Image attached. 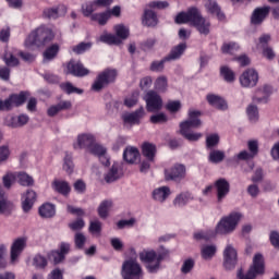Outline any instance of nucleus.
Instances as JSON below:
<instances>
[{
    "instance_id": "obj_1",
    "label": "nucleus",
    "mask_w": 279,
    "mask_h": 279,
    "mask_svg": "<svg viewBox=\"0 0 279 279\" xmlns=\"http://www.w3.org/2000/svg\"><path fill=\"white\" fill-rule=\"evenodd\" d=\"M241 219H243L241 211H232L220 219L215 230L208 229L206 231H198L194 233V239L195 241H210V239H215L217 234H232V232L236 230V226H239Z\"/></svg>"
},
{
    "instance_id": "obj_2",
    "label": "nucleus",
    "mask_w": 279,
    "mask_h": 279,
    "mask_svg": "<svg viewBox=\"0 0 279 279\" xmlns=\"http://www.w3.org/2000/svg\"><path fill=\"white\" fill-rule=\"evenodd\" d=\"M175 23L182 25V23H192L196 27L199 34L208 36L210 34V22L202 17V13L197 8H192L187 12H181L175 17Z\"/></svg>"
},
{
    "instance_id": "obj_3",
    "label": "nucleus",
    "mask_w": 279,
    "mask_h": 279,
    "mask_svg": "<svg viewBox=\"0 0 279 279\" xmlns=\"http://www.w3.org/2000/svg\"><path fill=\"white\" fill-rule=\"evenodd\" d=\"M53 31L47 25H40L33 31L25 40V47H45L53 40Z\"/></svg>"
},
{
    "instance_id": "obj_4",
    "label": "nucleus",
    "mask_w": 279,
    "mask_h": 279,
    "mask_svg": "<svg viewBox=\"0 0 279 279\" xmlns=\"http://www.w3.org/2000/svg\"><path fill=\"white\" fill-rule=\"evenodd\" d=\"M167 253H156L154 250L143 251L140 253V260L145 263L149 274H158L160 264L165 260Z\"/></svg>"
},
{
    "instance_id": "obj_5",
    "label": "nucleus",
    "mask_w": 279,
    "mask_h": 279,
    "mask_svg": "<svg viewBox=\"0 0 279 279\" xmlns=\"http://www.w3.org/2000/svg\"><path fill=\"white\" fill-rule=\"evenodd\" d=\"M117 70L105 69L96 76V80L92 85V90H94L95 93H99L104 90V88H106L107 86H110V84H114V82H117Z\"/></svg>"
},
{
    "instance_id": "obj_6",
    "label": "nucleus",
    "mask_w": 279,
    "mask_h": 279,
    "mask_svg": "<svg viewBox=\"0 0 279 279\" xmlns=\"http://www.w3.org/2000/svg\"><path fill=\"white\" fill-rule=\"evenodd\" d=\"M265 274V258L263 254L257 253L253 257V265L250 267L246 275H243V269L238 271L239 279H255L256 276H263Z\"/></svg>"
},
{
    "instance_id": "obj_7",
    "label": "nucleus",
    "mask_w": 279,
    "mask_h": 279,
    "mask_svg": "<svg viewBox=\"0 0 279 279\" xmlns=\"http://www.w3.org/2000/svg\"><path fill=\"white\" fill-rule=\"evenodd\" d=\"M29 97V92H21L20 94L10 95L5 100H0V111L8 112L13 108H19L27 101Z\"/></svg>"
},
{
    "instance_id": "obj_8",
    "label": "nucleus",
    "mask_w": 279,
    "mask_h": 279,
    "mask_svg": "<svg viewBox=\"0 0 279 279\" xmlns=\"http://www.w3.org/2000/svg\"><path fill=\"white\" fill-rule=\"evenodd\" d=\"M121 276L123 279H141L143 278V268L134 259H126L122 264Z\"/></svg>"
},
{
    "instance_id": "obj_9",
    "label": "nucleus",
    "mask_w": 279,
    "mask_h": 279,
    "mask_svg": "<svg viewBox=\"0 0 279 279\" xmlns=\"http://www.w3.org/2000/svg\"><path fill=\"white\" fill-rule=\"evenodd\" d=\"M186 178V166L174 163L171 168L165 170V180L167 182H182Z\"/></svg>"
},
{
    "instance_id": "obj_10",
    "label": "nucleus",
    "mask_w": 279,
    "mask_h": 279,
    "mask_svg": "<svg viewBox=\"0 0 279 279\" xmlns=\"http://www.w3.org/2000/svg\"><path fill=\"white\" fill-rule=\"evenodd\" d=\"M146 102V110L148 112H158L162 110V97L155 90H148L144 96Z\"/></svg>"
},
{
    "instance_id": "obj_11",
    "label": "nucleus",
    "mask_w": 279,
    "mask_h": 279,
    "mask_svg": "<svg viewBox=\"0 0 279 279\" xmlns=\"http://www.w3.org/2000/svg\"><path fill=\"white\" fill-rule=\"evenodd\" d=\"M240 84L243 88H254L258 84V72L248 69L240 76Z\"/></svg>"
},
{
    "instance_id": "obj_12",
    "label": "nucleus",
    "mask_w": 279,
    "mask_h": 279,
    "mask_svg": "<svg viewBox=\"0 0 279 279\" xmlns=\"http://www.w3.org/2000/svg\"><path fill=\"white\" fill-rule=\"evenodd\" d=\"M95 142V135L83 133L77 135L76 142L73 143V147L74 149H87V151H89Z\"/></svg>"
},
{
    "instance_id": "obj_13",
    "label": "nucleus",
    "mask_w": 279,
    "mask_h": 279,
    "mask_svg": "<svg viewBox=\"0 0 279 279\" xmlns=\"http://www.w3.org/2000/svg\"><path fill=\"white\" fill-rule=\"evenodd\" d=\"M223 265L227 269H234L238 263L236 248L231 244L227 245L223 252Z\"/></svg>"
},
{
    "instance_id": "obj_14",
    "label": "nucleus",
    "mask_w": 279,
    "mask_h": 279,
    "mask_svg": "<svg viewBox=\"0 0 279 279\" xmlns=\"http://www.w3.org/2000/svg\"><path fill=\"white\" fill-rule=\"evenodd\" d=\"M216 191H217V199L219 204L228 197V194L230 193V182L226 180L225 178L218 179L214 184Z\"/></svg>"
},
{
    "instance_id": "obj_15",
    "label": "nucleus",
    "mask_w": 279,
    "mask_h": 279,
    "mask_svg": "<svg viewBox=\"0 0 279 279\" xmlns=\"http://www.w3.org/2000/svg\"><path fill=\"white\" fill-rule=\"evenodd\" d=\"M123 178V169L121 168L120 162H113L111 168L105 173V182L107 184H112V182H117V180H121Z\"/></svg>"
},
{
    "instance_id": "obj_16",
    "label": "nucleus",
    "mask_w": 279,
    "mask_h": 279,
    "mask_svg": "<svg viewBox=\"0 0 279 279\" xmlns=\"http://www.w3.org/2000/svg\"><path fill=\"white\" fill-rule=\"evenodd\" d=\"M68 73H70V75H74V77H85V75H88L90 71L84 68V64H82V62L71 60L68 63Z\"/></svg>"
},
{
    "instance_id": "obj_17",
    "label": "nucleus",
    "mask_w": 279,
    "mask_h": 279,
    "mask_svg": "<svg viewBox=\"0 0 279 279\" xmlns=\"http://www.w3.org/2000/svg\"><path fill=\"white\" fill-rule=\"evenodd\" d=\"M171 195V189L167 185L159 186L151 192V197L154 202H158V204H165L169 196Z\"/></svg>"
},
{
    "instance_id": "obj_18",
    "label": "nucleus",
    "mask_w": 279,
    "mask_h": 279,
    "mask_svg": "<svg viewBox=\"0 0 279 279\" xmlns=\"http://www.w3.org/2000/svg\"><path fill=\"white\" fill-rule=\"evenodd\" d=\"M27 241L25 238L16 239L11 246V263L19 260L21 254H23V250H25V245Z\"/></svg>"
},
{
    "instance_id": "obj_19",
    "label": "nucleus",
    "mask_w": 279,
    "mask_h": 279,
    "mask_svg": "<svg viewBox=\"0 0 279 279\" xmlns=\"http://www.w3.org/2000/svg\"><path fill=\"white\" fill-rule=\"evenodd\" d=\"M66 14V7L61 4L54 8H47L43 12L44 19H52L56 21V19H60V16H64Z\"/></svg>"
},
{
    "instance_id": "obj_20",
    "label": "nucleus",
    "mask_w": 279,
    "mask_h": 279,
    "mask_svg": "<svg viewBox=\"0 0 279 279\" xmlns=\"http://www.w3.org/2000/svg\"><path fill=\"white\" fill-rule=\"evenodd\" d=\"M145 117V109L140 107L132 113H126L122 117L124 123H130V125H138L141 123V119Z\"/></svg>"
},
{
    "instance_id": "obj_21",
    "label": "nucleus",
    "mask_w": 279,
    "mask_h": 279,
    "mask_svg": "<svg viewBox=\"0 0 279 279\" xmlns=\"http://www.w3.org/2000/svg\"><path fill=\"white\" fill-rule=\"evenodd\" d=\"M270 10V7L255 9L251 17V23H253V25H260V23H263V21L269 16Z\"/></svg>"
},
{
    "instance_id": "obj_22",
    "label": "nucleus",
    "mask_w": 279,
    "mask_h": 279,
    "mask_svg": "<svg viewBox=\"0 0 279 279\" xmlns=\"http://www.w3.org/2000/svg\"><path fill=\"white\" fill-rule=\"evenodd\" d=\"M206 100L209 106L217 108V110H228V102H226V100L219 95L208 94L206 96Z\"/></svg>"
},
{
    "instance_id": "obj_23",
    "label": "nucleus",
    "mask_w": 279,
    "mask_h": 279,
    "mask_svg": "<svg viewBox=\"0 0 279 279\" xmlns=\"http://www.w3.org/2000/svg\"><path fill=\"white\" fill-rule=\"evenodd\" d=\"M36 202V193L33 190H27L26 193L22 195V207L24 213H29L31 208L34 207Z\"/></svg>"
},
{
    "instance_id": "obj_24",
    "label": "nucleus",
    "mask_w": 279,
    "mask_h": 279,
    "mask_svg": "<svg viewBox=\"0 0 279 279\" xmlns=\"http://www.w3.org/2000/svg\"><path fill=\"white\" fill-rule=\"evenodd\" d=\"M138 158H141V153L136 147H126L123 151V159L129 165H134L138 162Z\"/></svg>"
},
{
    "instance_id": "obj_25",
    "label": "nucleus",
    "mask_w": 279,
    "mask_h": 279,
    "mask_svg": "<svg viewBox=\"0 0 279 279\" xmlns=\"http://www.w3.org/2000/svg\"><path fill=\"white\" fill-rule=\"evenodd\" d=\"M189 202H193V194H191V192H182L174 197L173 206L184 208Z\"/></svg>"
},
{
    "instance_id": "obj_26",
    "label": "nucleus",
    "mask_w": 279,
    "mask_h": 279,
    "mask_svg": "<svg viewBox=\"0 0 279 279\" xmlns=\"http://www.w3.org/2000/svg\"><path fill=\"white\" fill-rule=\"evenodd\" d=\"M184 51H186V43H181L171 49L170 53L166 57V60H168V62L180 60Z\"/></svg>"
},
{
    "instance_id": "obj_27",
    "label": "nucleus",
    "mask_w": 279,
    "mask_h": 279,
    "mask_svg": "<svg viewBox=\"0 0 279 279\" xmlns=\"http://www.w3.org/2000/svg\"><path fill=\"white\" fill-rule=\"evenodd\" d=\"M32 265L37 271H45L47 265H49V259H47V256L38 253L33 257Z\"/></svg>"
},
{
    "instance_id": "obj_28",
    "label": "nucleus",
    "mask_w": 279,
    "mask_h": 279,
    "mask_svg": "<svg viewBox=\"0 0 279 279\" xmlns=\"http://www.w3.org/2000/svg\"><path fill=\"white\" fill-rule=\"evenodd\" d=\"M142 23L146 27H156L158 25V15L153 10H145Z\"/></svg>"
},
{
    "instance_id": "obj_29",
    "label": "nucleus",
    "mask_w": 279,
    "mask_h": 279,
    "mask_svg": "<svg viewBox=\"0 0 279 279\" xmlns=\"http://www.w3.org/2000/svg\"><path fill=\"white\" fill-rule=\"evenodd\" d=\"M205 8L210 12V14H216L217 19L219 21H223L226 19V14L221 12V8L215 0H208L205 4Z\"/></svg>"
},
{
    "instance_id": "obj_30",
    "label": "nucleus",
    "mask_w": 279,
    "mask_h": 279,
    "mask_svg": "<svg viewBox=\"0 0 279 279\" xmlns=\"http://www.w3.org/2000/svg\"><path fill=\"white\" fill-rule=\"evenodd\" d=\"M38 213L44 219H51V217L56 216V205L45 203L39 207Z\"/></svg>"
},
{
    "instance_id": "obj_31",
    "label": "nucleus",
    "mask_w": 279,
    "mask_h": 279,
    "mask_svg": "<svg viewBox=\"0 0 279 279\" xmlns=\"http://www.w3.org/2000/svg\"><path fill=\"white\" fill-rule=\"evenodd\" d=\"M69 108H71V101L64 100L57 105L51 106L47 110V114H48V117H56V114H58V112H62V110H69Z\"/></svg>"
},
{
    "instance_id": "obj_32",
    "label": "nucleus",
    "mask_w": 279,
    "mask_h": 279,
    "mask_svg": "<svg viewBox=\"0 0 279 279\" xmlns=\"http://www.w3.org/2000/svg\"><path fill=\"white\" fill-rule=\"evenodd\" d=\"M142 154L149 160V162H154V158H156V145L144 143L142 146Z\"/></svg>"
},
{
    "instance_id": "obj_33",
    "label": "nucleus",
    "mask_w": 279,
    "mask_h": 279,
    "mask_svg": "<svg viewBox=\"0 0 279 279\" xmlns=\"http://www.w3.org/2000/svg\"><path fill=\"white\" fill-rule=\"evenodd\" d=\"M29 121V116L20 114L19 117H12L8 122L9 128H23Z\"/></svg>"
},
{
    "instance_id": "obj_34",
    "label": "nucleus",
    "mask_w": 279,
    "mask_h": 279,
    "mask_svg": "<svg viewBox=\"0 0 279 279\" xmlns=\"http://www.w3.org/2000/svg\"><path fill=\"white\" fill-rule=\"evenodd\" d=\"M110 208H112V201L106 199L102 201L98 206V216L100 219H108V215H110Z\"/></svg>"
},
{
    "instance_id": "obj_35",
    "label": "nucleus",
    "mask_w": 279,
    "mask_h": 279,
    "mask_svg": "<svg viewBox=\"0 0 279 279\" xmlns=\"http://www.w3.org/2000/svg\"><path fill=\"white\" fill-rule=\"evenodd\" d=\"M15 180H17L21 186H34V178L26 172L15 173Z\"/></svg>"
},
{
    "instance_id": "obj_36",
    "label": "nucleus",
    "mask_w": 279,
    "mask_h": 279,
    "mask_svg": "<svg viewBox=\"0 0 279 279\" xmlns=\"http://www.w3.org/2000/svg\"><path fill=\"white\" fill-rule=\"evenodd\" d=\"M88 151L89 154H93V156H97L98 158L104 159L105 154H108V148H106V146L101 144L94 142Z\"/></svg>"
},
{
    "instance_id": "obj_37",
    "label": "nucleus",
    "mask_w": 279,
    "mask_h": 279,
    "mask_svg": "<svg viewBox=\"0 0 279 279\" xmlns=\"http://www.w3.org/2000/svg\"><path fill=\"white\" fill-rule=\"evenodd\" d=\"M54 191H57V193H60L61 195H69L71 193V186L69 185V183H66V181H54L52 184Z\"/></svg>"
},
{
    "instance_id": "obj_38",
    "label": "nucleus",
    "mask_w": 279,
    "mask_h": 279,
    "mask_svg": "<svg viewBox=\"0 0 279 279\" xmlns=\"http://www.w3.org/2000/svg\"><path fill=\"white\" fill-rule=\"evenodd\" d=\"M201 254L204 260H210V258L217 254V246L215 244L204 245L201 250Z\"/></svg>"
},
{
    "instance_id": "obj_39",
    "label": "nucleus",
    "mask_w": 279,
    "mask_h": 279,
    "mask_svg": "<svg viewBox=\"0 0 279 279\" xmlns=\"http://www.w3.org/2000/svg\"><path fill=\"white\" fill-rule=\"evenodd\" d=\"M114 31L117 38H120L121 43H123V40H126V38H129L130 36V27L123 24L114 26Z\"/></svg>"
},
{
    "instance_id": "obj_40",
    "label": "nucleus",
    "mask_w": 279,
    "mask_h": 279,
    "mask_svg": "<svg viewBox=\"0 0 279 279\" xmlns=\"http://www.w3.org/2000/svg\"><path fill=\"white\" fill-rule=\"evenodd\" d=\"M220 75L225 82H228L229 84H232V82L235 80L234 71H232V69H230L228 65H222L220 68Z\"/></svg>"
},
{
    "instance_id": "obj_41",
    "label": "nucleus",
    "mask_w": 279,
    "mask_h": 279,
    "mask_svg": "<svg viewBox=\"0 0 279 279\" xmlns=\"http://www.w3.org/2000/svg\"><path fill=\"white\" fill-rule=\"evenodd\" d=\"M226 158V153L222 150H215L213 149L209 153L208 160L209 162H213L214 165H219V162H223V159Z\"/></svg>"
},
{
    "instance_id": "obj_42",
    "label": "nucleus",
    "mask_w": 279,
    "mask_h": 279,
    "mask_svg": "<svg viewBox=\"0 0 279 279\" xmlns=\"http://www.w3.org/2000/svg\"><path fill=\"white\" fill-rule=\"evenodd\" d=\"M12 210H14V203L0 198V215H11Z\"/></svg>"
},
{
    "instance_id": "obj_43",
    "label": "nucleus",
    "mask_w": 279,
    "mask_h": 279,
    "mask_svg": "<svg viewBox=\"0 0 279 279\" xmlns=\"http://www.w3.org/2000/svg\"><path fill=\"white\" fill-rule=\"evenodd\" d=\"M58 51H60V46H58V44H53L48 47L44 52V62H47V60H53V58L58 56Z\"/></svg>"
},
{
    "instance_id": "obj_44",
    "label": "nucleus",
    "mask_w": 279,
    "mask_h": 279,
    "mask_svg": "<svg viewBox=\"0 0 279 279\" xmlns=\"http://www.w3.org/2000/svg\"><path fill=\"white\" fill-rule=\"evenodd\" d=\"M60 88L66 93V95H73V93H76V95H82V93H84L83 89L73 86L71 82L61 83Z\"/></svg>"
},
{
    "instance_id": "obj_45",
    "label": "nucleus",
    "mask_w": 279,
    "mask_h": 279,
    "mask_svg": "<svg viewBox=\"0 0 279 279\" xmlns=\"http://www.w3.org/2000/svg\"><path fill=\"white\" fill-rule=\"evenodd\" d=\"M246 114L251 123L258 121V107L256 105H248L246 108Z\"/></svg>"
},
{
    "instance_id": "obj_46",
    "label": "nucleus",
    "mask_w": 279,
    "mask_h": 279,
    "mask_svg": "<svg viewBox=\"0 0 279 279\" xmlns=\"http://www.w3.org/2000/svg\"><path fill=\"white\" fill-rule=\"evenodd\" d=\"M138 97H141V92L136 89L124 99V106H126V108H134V106L138 104Z\"/></svg>"
},
{
    "instance_id": "obj_47",
    "label": "nucleus",
    "mask_w": 279,
    "mask_h": 279,
    "mask_svg": "<svg viewBox=\"0 0 279 279\" xmlns=\"http://www.w3.org/2000/svg\"><path fill=\"white\" fill-rule=\"evenodd\" d=\"M3 61L7 66H19L20 64L19 58H16V54H14L12 51H7L4 53Z\"/></svg>"
},
{
    "instance_id": "obj_48",
    "label": "nucleus",
    "mask_w": 279,
    "mask_h": 279,
    "mask_svg": "<svg viewBox=\"0 0 279 279\" xmlns=\"http://www.w3.org/2000/svg\"><path fill=\"white\" fill-rule=\"evenodd\" d=\"M99 40L106 45H121V39L112 34H102Z\"/></svg>"
},
{
    "instance_id": "obj_49",
    "label": "nucleus",
    "mask_w": 279,
    "mask_h": 279,
    "mask_svg": "<svg viewBox=\"0 0 279 279\" xmlns=\"http://www.w3.org/2000/svg\"><path fill=\"white\" fill-rule=\"evenodd\" d=\"M97 10L95 1H88L82 4L83 16H93V13Z\"/></svg>"
},
{
    "instance_id": "obj_50",
    "label": "nucleus",
    "mask_w": 279,
    "mask_h": 279,
    "mask_svg": "<svg viewBox=\"0 0 279 279\" xmlns=\"http://www.w3.org/2000/svg\"><path fill=\"white\" fill-rule=\"evenodd\" d=\"M197 128H202V121H192L187 119L180 123V131L197 130Z\"/></svg>"
},
{
    "instance_id": "obj_51",
    "label": "nucleus",
    "mask_w": 279,
    "mask_h": 279,
    "mask_svg": "<svg viewBox=\"0 0 279 279\" xmlns=\"http://www.w3.org/2000/svg\"><path fill=\"white\" fill-rule=\"evenodd\" d=\"M182 136L186 138V141H190L192 143H195L202 138L203 134L198 132H193V130H185V131H180Z\"/></svg>"
},
{
    "instance_id": "obj_52",
    "label": "nucleus",
    "mask_w": 279,
    "mask_h": 279,
    "mask_svg": "<svg viewBox=\"0 0 279 279\" xmlns=\"http://www.w3.org/2000/svg\"><path fill=\"white\" fill-rule=\"evenodd\" d=\"M93 47V43H81L76 46L72 47V51L77 56H82V53H86Z\"/></svg>"
},
{
    "instance_id": "obj_53",
    "label": "nucleus",
    "mask_w": 279,
    "mask_h": 279,
    "mask_svg": "<svg viewBox=\"0 0 279 279\" xmlns=\"http://www.w3.org/2000/svg\"><path fill=\"white\" fill-rule=\"evenodd\" d=\"M108 19H110V12L92 14V21H97L99 25H106V23H108Z\"/></svg>"
},
{
    "instance_id": "obj_54",
    "label": "nucleus",
    "mask_w": 279,
    "mask_h": 279,
    "mask_svg": "<svg viewBox=\"0 0 279 279\" xmlns=\"http://www.w3.org/2000/svg\"><path fill=\"white\" fill-rule=\"evenodd\" d=\"M219 145V134L214 133L210 135H207L206 137V147L207 149H215Z\"/></svg>"
},
{
    "instance_id": "obj_55",
    "label": "nucleus",
    "mask_w": 279,
    "mask_h": 279,
    "mask_svg": "<svg viewBox=\"0 0 279 279\" xmlns=\"http://www.w3.org/2000/svg\"><path fill=\"white\" fill-rule=\"evenodd\" d=\"M222 53H230L231 56L236 53L239 51V44L231 41V43H226L221 47Z\"/></svg>"
},
{
    "instance_id": "obj_56",
    "label": "nucleus",
    "mask_w": 279,
    "mask_h": 279,
    "mask_svg": "<svg viewBox=\"0 0 279 279\" xmlns=\"http://www.w3.org/2000/svg\"><path fill=\"white\" fill-rule=\"evenodd\" d=\"M167 78L165 76H160L155 82V90L158 93H167Z\"/></svg>"
},
{
    "instance_id": "obj_57",
    "label": "nucleus",
    "mask_w": 279,
    "mask_h": 279,
    "mask_svg": "<svg viewBox=\"0 0 279 279\" xmlns=\"http://www.w3.org/2000/svg\"><path fill=\"white\" fill-rule=\"evenodd\" d=\"M15 180H16V173L8 172L2 178L4 189H12V184H14Z\"/></svg>"
},
{
    "instance_id": "obj_58",
    "label": "nucleus",
    "mask_w": 279,
    "mask_h": 279,
    "mask_svg": "<svg viewBox=\"0 0 279 279\" xmlns=\"http://www.w3.org/2000/svg\"><path fill=\"white\" fill-rule=\"evenodd\" d=\"M74 243L77 250H84V245H86V235H84L82 232L75 233Z\"/></svg>"
},
{
    "instance_id": "obj_59",
    "label": "nucleus",
    "mask_w": 279,
    "mask_h": 279,
    "mask_svg": "<svg viewBox=\"0 0 279 279\" xmlns=\"http://www.w3.org/2000/svg\"><path fill=\"white\" fill-rule=\"evenodd\" d=\"M73 156L66 154L63 159V169L66 173L71 174L73 173Z\"/></svg>"
},
{
    "instance_id": "obj_60",
    "label": "nucleus",
    "mask_w": 279,
    "mask_h": 279,
    "mask_svg": "<svg viewBox=\"0 0 279 279\" xmlns=\"http://www.w3.org/2000/svg\"><path fill=\"white\" fill-rule=\"evenodd\" d=\"M193 267H195V260L193 258L185 259L181 267V274H191Z\"/></svg>"
},
{
    "instance_id": "obj_61",
    "label": "nucleus",
    "mask_w": 279,
    "mask_h": 279,
    "mask_svg": "<svg viewBox=\"0 0 279 279\" xmlns=\"http://www.w3.org/2000/svg\"><path fill=\"white\" fill-rule=\"evenodd\" d=\"M182 108V102L180 100H170L166 105V109L168 112H179V110Z\"/></svg>"
},
{
    "instance_id": "obj_62",
    "label": "nucleus",
    "mask_w": 279,
    "mask_h": 279,
    "mask_svg": "<svg viewBox=\"0 0 279 279\" xmlns=\"http://www.w3.org/2000/svg\"><path fill=\"white\" fill-rule=\"evenodd\" d=\"M166 62H169V60H167V57H165L160 61H154L150 64V71H154L156 73H160V71H162L165 69V63Z\"/></svg>"
},
{
    "instance_id": "obj_63",
    "label": "nucleus",
    "mask_w": 279,
    "mask_h": 279,
    "mask_svg": "<svg viewBox=\"0 0 279 279\" xmlns=\"http://www.w3.org/2000/svg\"><path fill=\"white\" fill-rule=\"evenodd\" d=\"M48 258L58 265V263H62L64 255L60 251H51L48 253Z\"/></svg>"
},
{
    "instance_id": "obj_64",
    "label": "nucleus",
    "mask_w": 279,
    "mask_h": 279,
    "mask_svg": "<svg viewBox=\"0 0 279 279\" xmlns=\"http://www.w3.org/2000/svg\"><path fill=\"white\" fill-rule=\"evenodd\" d=\"M169 120V118L167 117V114L159 112L157 114H153L150 117V123H167V121Z\"/></svg>"
}]
</instances>
